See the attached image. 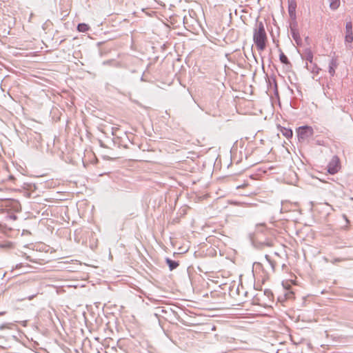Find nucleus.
Wrapping results in <instances>:
<instances>
[{"label":"nucleus","instance_id":"f257e3e1","mask_svg":"<svg viewBox=\"0 0 353 353\" xmlns=\"http://www.w3.org/2000/svg\"><path fill=\"white\" fill-rule=\"evenodd\" d=\"M272 236V228L267 227L265 223H257L255 231L249 234L252 244L259 250L273 246Z\"/></svg>","mask_w":353,"mask_h":353},{"label":"nucleus","instance_id":"f03ea898","mask_svg":"<svg viewBox=\"0 0 353 353\" xmlns=\"http://www.w3.org/2000/svg\"><path fill=\"white\" fill-rule=\"evenodd\" d=\"M253 41L259 51H263L265 49L268 37L264 24L262 21H257L256 23L254 28Z\"/></svg>","mask_w":353,"mask_h":353},{"label":"nucleus","instance_id":"7ed1b4c3","mask_svg":"<svg viewBox=\"0 0 353 353\" xmlns=\"http://www.w3.org/2000/svg\"><path fill=\"white\" fill-rule=\"evenodd\" d=\"M296 3L294 0H288V16L290 19L289 27L290 30H299L296 19Z\"/></svg>","mask_w":353,"mask_h":353},{"label":"nucleus","instance_id":"20e7f679","mask_svg":"<svg viewBox=\"0 0 353 353\" xmlns=\"http://www.w3.org/2000/svg\"><path fill=\"white\" fill-rule=\"evenodd\" d=\"M313 134V129L312 127L305 125L299 127L297 129V137L299 140H304L306 138L311 137Z\"/></svg>","mask_w":353,"mask_h":353},{"label":"nucleus","instance_id":"39448f33","mask_svg":"<svg viewBox=\"0 0 353 353\" xmlns=\"http://www.w3.org/2000/svg\"><path fill=\"white\" fill-rule=\"evenodd\" d=\"M340 168V159L337 156H334L327 165V172L330 174H336Z\"/></svg>","mask_w":353,"mask_h":353},{"label":"nucleus","instance_id":"423d86ee","mask_svg":"<svg viewBox=\"0 0 353 353\" xmlns=\"http://www.w3.org/2000/svg\"><path fill=\"white\" fill-rule=\"evenodd\" d=\"M272 226L274 228V230H276L279 233L282 234L283 232H287V223L285 219H279L274 221L271 223Z\"/></svg>","mask_w":353,"mask_h":353},{"label":"nucleus","instance_id":"0eeeda50","mask_svg":"<svg viewBox=\"0 0 353 353\" xmlns=\"http://www.w3.org/2000/svg\"><path fill=\"white\" fill-rule=\"evenodd\" d=\"M345 41L346 43H352L353 41L352 23L351 21L347 22L345 24Z\"/></svg>","mask_w":353,"mask_h":353},{"label":"nucleus","instance_id":"6e6552de","mask_svg":"<svg viewBox=\"0 0 353 353\" xmlns=\"http://www.w3.org/2000/svg\"><path fill=\"white\" fill-rule=\"evenodd\" d=\"M337 67L336 60L332 59L329 63V73L331 76H334L335 74V69Z\"/></svg>","mask_w":353,"mask_h":353},{"label":"nucleus","instance_id":"1a4fd4ad","mask_svg":"<svg viewBox=\"0 0 353 353\" xmlns=\"http://www.w3.org/2000/svg\"><path fill=\"white\" fill-rule=\"evenodd\" d=\"M303 58L306 60L307 63H312L313 53L310 49H306L303 54Z\"/></svg>","mask_w":353,"mask_h":353},{"label":"nucleus","instance_id":"9d476101","mask_svg":"<svg viewBox=\"0 0 353 353\" xmlns=\"http://www.w3.org/2000/svg\"><path fill=\"white\" fill-rule=\"evenodd\" d=\"M292 37L293 39L295 41L296 43L298 46L301 45L302 40L299 34V30H292L291 31Z\"/></svg>","mask_w":353,"mask_h":353},{"label":"nucleus","instance_id":"9b49d317","mask_svg":"<svg viewBox=\"0 0 353 353\" xmlns=\"http://www.w3.org/2000/svg\"><path fill=\"white\" fill-rule=\"evenodd\" d=\"M165 261L170 270L176 269L179 265L178 261L172 260L169 258H167Z\"/></svg>","mask_w":353,"mask_h":353},{"label":"nucleus","instance_id":"f8f14e48","mask_svg":"<svg viewBox=\"0 0 353 353\" xmlns=\"http://www.w3.org/2000/svg\"><path fill=\"white\" fill-rule=\"evenodd\" d=\"M291 211L296 212L297 214L300 213V208L298 203H290L288 202V212Z\"/></svg>","mask_w":353,"mask_h":353},{"label":"nucleus","instance_id":"ddd939ff","mask_svg":"<svg viewBox=\"0 0 353 353\" xmlns=\"http://www.w3.org/2000/svg\"><path fill=\"white\" fill-rule=\"evenodd\" d=\"M296 180V174L294 170L288 171V184H294Z\"/></svg>","mask_w":353,"mask_h":353},{"label":"nucleus","instance_id":"4468645a","mask_svg":"<svg viewBox=\"0 0 353 353\" xmlns=\"http://www.w3.org/2000/svg\"><path fill=\"white\" fill-rule=\"evenodd\" d=\"M282 286H283V290H284L283 298L279 297L278 298V301H281V303H283V302H285L287 300V281H282Z\"/></svg>","mask_w":353,"mask_h":353},{"label":"nucleus","instance_id":"2eb2a0df","mask_svg":"<svg viewBox=\"0 0 353 353\" xmlns=\"http://www.w3.org/2000/svg\"><path fill=\"white\" fill-rule=\"evenodd\" d=\"M90 29L88 24L85 23H79L77 26V30L80 32H85Z\"/></svg>","mask_w":353,"mask_h":353},{"label":"nucleus","instance_id":"dca6fc26","mask_svg":"<svg viewBox=\"0 0 353 353\" xmlns=\"http://www.w3.org/2000/svg\"><path fill=\"white\" fill-rule=\"evenodd\" d=\"M330 1V8L335 10H336L339 6H340V0H328Z\"/></svg>","mask_w":353,"mask_h":353},{"label":"nucleus","instance_id":"f3484780","mask_svg":"<svg viewBox=\"0 0 353 353\" xmlns=\"http://www.w3.org/2000/svg\"><path fill=\"white\" fill-rule=\"evenodd\" d=\"M265 259H267V261L269 262V263L270 264V265L272 266V269H274V268H275V267H276V265H280V264H281V263H280L279 261H276V260L272 261V260L270 259V256H269V255H268V254H266V255L265 256Z\"/></svg>","mask_w":353,"mask_h":353},{"label":"nucleus","instance_id":"a211bd4d","mask_svg":"<svg viewBox=\"0 0 353 353\" xmlns=\"http://www.w3.org/2000/svg\"><path fill=\"white\" fill-rule=\"evenodd\" d=\"M306 68L312 73H318L319 68L315 64H313V63L310 65H309L308 63H306Z\"/></svg>","mask_w":353,"mask_h":353},{"label":"nucleus","instance_id":"6ab92c4d","mask_svg":"<svg viewBox=\"0 0 353 353\" xmlns=\"http://www.w3.org/2000/svg\"><path fill=\"white\" fill-rule=\"evenodd\" d=\"M283 247L282 250H281V252H274V254L281 259L283 258V256L287 258V251L285 250V245H283Z\"/></svg>","mask_w":353,"mask_h":353},{"label":"nucleus","instance_id":"aec40b11","mask_svg":"<svg viewBox=\"0 0 353 353\" xmlns=\"http://www.w3.org/2000/svg\"><path fill=\"white\" fill-rule=\"evenodd\" d=\"M279 51L280 52L279 58L280 61L283 64H287V56L284 54L283 52H282L281 49H279Z\"/></svg>","mask_w":353,"mask_h":353},{"label":"nucleus","instance_id":"412c9836","mask_svg":"<svg viewBox=\"0 0 353 353\" xmlns=\"http://www.w3.org/2000/svg\"><path fill=\"white\" fill-rule=\"evenodd\" d=\"M288 300L294 299V292L291 290L290 285L288 284Z\"/></svg>","mask_w":353,"mask_h":353},{"label":"nucleus","instance_id":"4be33fe9","mask_svg":"<svg viewBox=\"0 0 353 353\" xmlns=\"http://www.w3.org/2000/svg\"><path fill=\"white\" fill-rule=\"evenodd\" d=\"M274 95H275V97H276V99L278 100L279 106L281 108V102H280V99H279V92H278V89H277V85H275Z\"/></svg>","mask_w":353,"mask_h":353},{"label":"nucleus","instance_id":"5701e85b","mask_svg":"<svg viewBox=\"0 0 353 353\" xmlns=\"http://www.w3.org/2000/svg\"><path fill=\"white\" fill-rule=\"evenodd\" d=\"M281 128L280 131L283 134V136L287 137V128L285 127L279 126Z\"/></svg>","mask_w":353,"mask_h":353},{"label":"nucleus","instance_id":"b1692460","mask_svg":"<svg viewBox=\"0 0 353 353\" xmlns=\"http://www.w3.org/2000/svg\"><path fill=\"white\" fill-rule=\"evenodd\" d=\"M23 267L30 268V265H24L23 263H19V264L16 265L14 269L15 270H19V269H21Z\"/></svg>","mask_w":353,"mask_h":353},{"label":"nucleus","instance_id":"393cba45","mask_svg":"<svg viewBox=\"0 0 353 353\" xmlns=\"http://www.w3.org/2000/svg\"><path fill=\"white\" fill-rule=\"evenodd\" d=\"M6 328H9V324H1L0 325V330H3Z\"/></svg>","mask_w":353,"mask_h":353},{"label":"nucleus","instance_id":"a878e982","mask_svg":"<svg viewBox=\"0 0 353 353\" xmlns=\"http://www.w3.org/2000/svg\"><path fill=\"white\" fill-rule=\"evenodd\" d=\"M288 336H289L290 340L292 341V344H293V345L298 344V343H296V342H295V341H294L292 335L289 334V335H288Z\"/></svg>","mask_w":353,"mask_h":353},{"label":"nucleus","instance_id":"bb28decb","mask_svg":"<svg viewBox=\"0 0 353 353\" xmlns=\"http://www.w3.org/2000/svg\"><path fill=\"white\" fill-rule=\"evenodd\" d=\"M293 135V132L290 128H288V139L292 137Z\"/></svg>","mask_w":353,"mask_h":353},{"label":"nucleus","instance_id":"cd10ccee","mask_svg":"<svg viewBox=\"0 0 353 353\" xmlns=\"http://www.w3.org/2000/svg\"><path fill=\"white\" fill-rule=\"evenodd\" d=\"M288 276H290V277H292V276H293V275H292L291 273H290V274H289V273H288ZM290 281L292 283H293V284L294 283V281L292 280V278H290V279H289V278H288V283H289Z\"/></svg>","mask_w":353,"mask_h":353},{"label":"nucleus","instance_id":"c85d7f7f","mask_svg":"<svg viewBox=\"0 0 353 353\" xmlns=\"http://www.w3.org/2000/svg\"><path fill=\"white\" fill-rule=\"evenodd\" d=\"M343 217L347 223H350V221H349V219H347V216L345 214H343Z\"/></svg>","mask_w":353,"mask_h":353},{"label":"nucleus","instance_id":"c756f323","mask_svg":"<svg viewBox=\"0 0 353 353\" xmlns=\"http://www.w3.org/2000/svg\"><path fill=\"white\" fill-rule=\"evenodd\" d=\"M236 292L238 295H240V293H241V291H240V289H239V285L237 287V288L236 289Z\"/></svg>","mask_w":353,"mask_h":353},{"label":"nucleus","instance_id":"7c9ffc66","mask_svg":"<svg viewBox=\"0 0 353 353\" xmlns=\"http://www.w3.org/2000/svg\"><path fill=\"white\" fill-rule=\"evenodd\" d=\"M292 241H294V239L290 238V239H288V243L292 244Z\"/></svg>","mask_w":353,"mask_h":353},{"label":"nucleus","instance_id":"2f4dec72","mask_svg":"<svg viewBox=\"0 0 353 353\" xmlns=\"http://www.w3.org/2000/svg\"><path fill=\"white\" fill-rule=\"evenodd\" d=\"M283 212H284V208L282 207V208H281V213H283Z\"/></svg>","mask_w":353,"mask_h":353},{"label":"nucleus","instance_id":"473e14b6","mask_svg":"<svg viewBox=\"0 0 353 353\" xmlns=\"http://www.w3.org/2000/svg\"><path fill=\"white\" fill-rule=\"evenodd\" d=\"M281 267H282V268L283 269V268L285 267V263H282V264H281Z\"/></svg>","mask_w":353,"mask_h":353},{"label":"nucleus","instance_id":"72a5a7b5","mask_svg":"<svg viewBox=\"0 0 353 353\" xmlns=\"http://www.w3.org/2000/svg\"><path fill=\"white\" fill-rule=\"evenodd\" d=\"M121 145H123V148H128L127 145H123L122 143H121Z\"/></svg>","mask_w":353,"mask_h":353},{"label":"nucleus","instance_id":"f704fd0d","mask_svg":"<svg viewBox=\"0 0 353 353\" xmlns=\"http://www.w3.org/2000/svg\"><path fill=\"white\" fill-rule=\"evenodd\" d=\"M296 217H292V220L293 221H295V220H296Z\"/></svg>","mask_w":353,"mask_h":353},{"label":"nucleus","instance_id":"c9c22d12","mask_svg":"<svg viewBox=\"0 0 353 353\" xmlns=\"http://www.w3.org/2000/svg\"><path fill=\"white\" fill-rule=\"evenodd\" d=\"M5 314V312H0V315H3Z\"/></svg>","mask_w":353,"mask_h":353},{"label":"nucleus","instance_id":"e433bc0d","mask_svg":"<svg viewBox=\"0 0 353 353\" xmlns=\"http://www.w3.org/2000/svg\"><path fill=\"white\" fill-rule=\"evenodd\" d=\"M288 89L290 90L292 92H293L292 90H291L289 86L288 87Z\"/></svg>","mask_w":353,"mask_h":353},{"label":"nucleus","instance_id":"4c0bfd02","mask_svg":"<svg viewBox=\"0 0 353 353\" xmlns=\"http://www.w3.org/2000/svg\"><path fill=\"white\" fill-rule=\"evenodd\" d=\"M26 271H23V272H21L19 274L26 273Z\"/></svg>","mask_w":353,"mask_h":353},{"label":"nucleus","instance_id":"58836bf2","mask_svg":"<svg viewBox=\"0 0 353 353\" xmlns=\"http://www.w3.org/2000/svg\"><path fill=\"white\" fill-rule=\"evenodd\" d=\"M336 261H341V259H336Z\"/></svg>","mask_w":353,"mask_h":353}]
</instances>
